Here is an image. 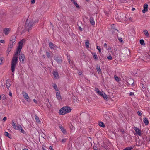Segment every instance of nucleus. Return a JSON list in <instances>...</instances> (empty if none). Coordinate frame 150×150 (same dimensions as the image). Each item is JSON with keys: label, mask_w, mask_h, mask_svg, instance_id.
I'll return each instance as SVG.
<instances>
[{"label": "nucleus", "mask_w": 150, "mask_h": 150, "mask_svg": "<svg viewBox=\"0 0 150 150\" xmlns=\"http://www.w3.org/2000/svg\"><path fill=\"white\" fill-rule=\"evenodd\" d=\"M24 42L25 40H22L19 42L17 51L15 54V56L13 58L11 64V71L13 72L15 71V67L16 66L18 60L17 56L18 54L20 53L21 50L22 48L23 43Z\"/></svg>", "instance_id": "f257e3e1"}, {"label": "nucleus", "mask_w": 150, "mask_h": 150, "mask_svg": "<svg viewBox=\"0 0 150 150\" xmlns=\"http://www.w3.org/2000/svg\"><path fill=\"white\" fill-rule=\"evenodd\" d=\"M71 110V109L69 107H64L59 110V113L60 115H63L70 112Z\"/></svg>", "instance_id": "f03ea898"}, {"label": "nucleus", "mask_w": 150, "mask_h": 150, "mask_svg": "<svg viewBox=\"0 0 150 150\" xmlns=\"http://www.w3.org/2000/svg\"><path fill=\"white\" fill-rule=\"evenodd\" d=\"M16 41V38L15 36H11L10 39L9 43L8 46L10 47H13L14 44L15 43Z\"/></svg>", "instance_id": "7ed1b4c3"}, {"label": "nucleus", "mask_w": 150, "mask_h": 150, "mask_svg": "<svg viewBox=\"0 0 150 150\" xmlns=\"http://www.w3.org/2000/svg\"><path fill=\"white\" fill-rule=\"evenodd\" d=\"M95 91L99 94V95L101 96L105 100H106L108 98V96L106 95L105 93L103 91H100L98 88H96L95 89Z\"/></svg>", "instance_id": "20e7f679"}, {"label": "nucleus", "mask_w": 150, "mask_h": 150, "mask_svg": "<svg viewBox=\"0 0 150 150\" xmlns=\"http://www.w3.org/2000/svg\"><path fill=\"white\" fill-rule=\"evenodd\" d=\"M34 23L32 21H29L27 20L25 24V26L26 28L29 31L31 27L34 25Z\"/></svg>", "instance_id": "39448f33"}, {"label": "nucleus", "mask_w": 150, "mask_h": 150, "mask_svg": "<svg viewBox=\"0 0 150 150\" xmlns=\"http://www.w3.org/2000/svg\"><path fill=\"white\" fill-rule=\"evenodd\" d=\"M22 94L24 97V98L28 101L30 102V99L28 96V94L25 91H23Z\"/></svg>", "instance_id": "423d86ee"}, {"label": "nucleus", "mask_w": 150, "mask_h": 150, "mask_svg": "<svg viewBox=\"0 0 150 150\" xmlns=\"http://www.w3.org/2000/svg\"><path fill=\"white\" fill-rule=\"evenodd\" d=\"M19 59L20 62L23 64L24 63V61L25 59V57L23 54H21L19 56Z\"/></svg>", "instance_id": "0eeeda50"}, {"label": "nucleus", "mask_w": 150, "mask_h": 150, "mask_svg": "<svg viewBox=\"0 0 150 150\" xmlns=\"http://www.w3.org/2000/svg\"><path fill=\"white\" fill-rule=\"evenodd\" d=\"M12 125L15 129L17 130L18 129V128H21V125H17L13 120L12 121Z\"/></svg>", "instance_id": "6e6552de"}, {"label": "nucleus", "mask_w": 150, "mask_h": 150, "mask_svg": "<svg viewBox=\"0 0 150 150\" xmlns=\"http://www.w3.org/2000/svg\"><path fill=\"white\" fill-rule=\"evenodd\" d=\"M11 29L10 28H5L3 29V32L5 35H8Z\"/></svg>", "instance_id": "1a4fd4ad"}, {"label": "nucleus", "mask_w": 150, "mask_h": 150, "mask_svg": "<svg viewBox=\"0 0 150 150\" xmlns=\"http://www.w3.org/2000/svg\"><path fill=\"white\" fill-rule=\"evenodd\" d=\"M133 129L135 131L137 134L139 136H141V131L139 128L134 127L133 128Z\"/></svg>", "instance_id": "9d476101"}, {"label": "nucleus", "mask_w": 150, "mask_h": 150, "mask_svg": "<svg viewBox=\"0 0 150 150\" xmlns=\"http://www.w3.org/2000/svg\"><path fill=\"white\" fill-rule=\"evenodd\" d=\"M148 5L146 3H145L143 6V10H142V12L144 13L148 11Z\"/></svg>", "instance_id": "9b49d317"}, {"label": "nucleus", "mask_w": 150, "mask_h": 150, "mask_svg": "<svg viewBox=\"0 0 150 150\" xmlns=\"http://www.w3.org/2000/svg\"><path fill=\"white\" fill-rule=\"evenodd\" d=\"M11 82V81L9 80H7L6 81V85L7 88L8 89L10 86Z\"/></svg>", "instance_id": "f8f14e48"}, {"label": "nucleus", "mask_w": 150, "mask_h": 150, "mask_svg": "<svg viewBox=\"0 0 150 150\" xmlns=\"http://www.w3.org/2000/svg\"><path fill=\"white\" fill-rule=\"evenodd\" d=\"M56 94L57 98L59 100H61L62 99V98L61 96L60 93L59 92L57 91L56 92Z\"/></svg>", "instance_id": "ddd939ff"}, {"label": "nucleus", "mask_w": 150, "mask_h": 150, "mask_svg": "<svg viewBox=\"0 0 150 150\" xmlns=\"http://www.w3.org/2000/svg\"><path fill=\"white\" fill-rule=\"evenodd\" d=\"M90 22L92 25L94 26L95 23L93 17H90Z\"/></svg>", "instance_id": "4468645a"}, {"label": "nucleus", "mask_w": 150, "mask_h": 150, "mask_svg": "<svg viewBox=\"0 0 150 150\" xmlns=\"http://www.w3.org/2000/svg\"><path fill=\"white\" fill-rule=\"evenodd\" d=\"M35 118L36 120V122L39 124H41V121L40 120L39 118L38 117V115L35 114Z\"/></svg>", "instance_id": "2eb2a0df"}, {"label": "nucleus", "mask_w": 150, "mask_h": 150, "mask_svg": "<svg viewBox=\"0 0 150 150\" xmlns=\"http://www.w3.org/2000/svg\"><path fill=\"white\" fill-rule=\"evenodd\" d=\"M127 83L129 85H132L134 83V81L132 79H130L128 80Z\"/></svg>", "instance_id": "dca6fc26"}, {"label": "nucleus", "mask_w": 150, "mask_h": 150, "mask_svg": "<svg viewBox=\"0 0 150 150\" xmlns=\"http://www.w3.org/2000/svg\"><path fill=\"white\" fill-rule=\"evenodd\" d=\"M53 75L54 77L57 79L59 78V75L57 71H54L53 73Z\"/></svg>", "instance_id": "f3484780"}, {"label": "nucleus", "mask_w": 150, "mask_h": 150, "mask_svg": "<svg viewBox=\"0 0 150 150\" xmlns=\"http://www.w3.org/2000/svg\"><path fill=\"white\" fill-rule=\"evenodd\" d=\"M49 46L50 47L51 49H54L55 47L54 44L52 42H50L49 43Z\"/></svg>", "instance_id": "a211bd4d"}, {"label": "nucleus", "mask_w": 150, "mask_h": 150, "mask_svg": "<svg viewBox=\"0 0 150 150\" xmlns=\"http://www.w3.org/2000/svg\"><path fill=\"white\" fill-rule=\"evenodd\" d=\"M144 122L146 125H147L149 124V121L147 118L145 117L144 118Z\"/></svg>", "instance_id": "6ab92c4d"}, {"label": "nucleus", "mask_w": 150, "mask_h": 150, "mask_svg": "<svg viewBox=\"0 0 150 150\" xmlns=\"http://www.w3.org/2000/svg\"><path fill=\"white\" fill-rule=\"evenodd\" d=\"M98 125L100 127H105V126L104 123L102 122H98Z\"/></svg>", "instance_id": "aec40b11"}, {"label": "nucleus", "mask_w": 150, "mask_h": 150, "mask_svg": "<svg viewBox=\"0 0 150 150\" xmlns=\"http://www.w3.org/2000/svg\"><path fill=\"white\" fill-rule=\"evenodd\" d=\"M94 58L95 60H97L98 59V58L97 55L96 53H92Z\"/></svg>", "instance_id": "412c9836"}, {"label": "nucleus", "mask_w": 150, "mask_h": 150, "mask_svg": "<svg viewBox=\"0 0 150 150\" xmlns=\"http://www.w3.org/2000/svg\"><path fill=\"white\" fill-rule=\"evenodd\" d=\"M96 69L98 72L99 74H101V69L99 66H97L96 67Z\"/></svg>", "instance_id": "4be33fe9"}, {"label": "nucleus", "mask_w": 150, "mask_h": 150, "mask_svg": "<svg viewBox=\"0 0 150 150\" xmlns=\"http://www.w3.org/2000/svg\"><path fill=\"white\" fill-rule=\"evenodd\" d=\"M59 127L62 131L63 133L64 134L66 133V130L65 129L62 127V125L59 126Z\"/></svg>", "instance_id": "5701e85b"}, {"label": "nucleus", "mask_w": 150, "mask_h": 150, "mask_svg": "<svg viewBox=\"0 0 150 150\" xmlns=\"http://www.w3.org/2000/svg\"><path fill=\"white\" fill-rule=\"evenodd\" d=\"M52 86L55 90L56 91H58V88L56 84H54L52 85Z\"/></svg>", "instance_id": "b1692460"}, {"label": "nucleus", "mask_w": 150, "mask_h": 150, "mask_svg": "<svg viewBox=\"0 0 150 150\" xmlns=\"http://www.w3.org/2000/svg\"><path fill=\"white\" fill-rule=\"evenodd\" d=\"M123 52L127 53V55H128L130 52V50L129 49H125L124 50Z\"/></svg>", "instance_id": "393cba45"}, {"label": "nucleus", "mask_w": 150, "mask_h": 150, "mask_svg": "<svg viewBox=\"0 0 150 150\" xmlns=\"http://www.w3.org/2000/svg\"><path fill=\"white\" fill-rule=\"evenodd\" d=\"M17 130H19L20 131V132L23 133H25L24 131L22 129L21 125V128L20 127V128H18V129Z\"/></svg>", "instance_id": "a878e982"}, {"label": "nucleus", "mask_w": 150, "mask_h": 150, "mask_svg": "<svg viewBox=\"0 0 150 150\" xmlns=\"http://www.w3.org/2000/svg\"><path fill=\"white\" fill-rule=\"evenodd\" d=\"M144 33L145 35L146 36L148 37H149V34L147 30H144Z\"/></svg>", "instance_id": "bb28decb"}, {"label": "nucleus", "mask_w": 150, "mask_h": 150, "mask_svg": "<svg viewBox=\"0 0 150 150\" xmlns=\"http://www.w3.org/2000/svg\"><path fill=\"white\" fill-rule=\"evenodd\" d=\"M85 46L86 48H88L89 47V42L88 40H87L85 42Z\"/></svg>", "instance_id": "cd10ccee"}, {"label": "nucleus", "mask_w": 150, "mask_h": 150, "mask_svg": "<svg viewBox=\"0 0 150 150\" xmlns=\"http://www.w3.org/2000/svg\"><path fill=\"white\" fill-rule=\"evenodd\" d=\"M140 43L141 44V45H142L144 46V45H145L144 43V40H143V39L140 40Z\"/></svg>", "instance_id": "c85d7f7f"}, {"label": "nucleus", "mask_w": 150, "mask_h": 150, "mask_svg": "<svg viewBox=\"0 0 150 150\" xmlns=\"http://www.w3.org/2000/svg\"><path fill=\"white\" fill-rule=\"evenodd\" d=\"M46 55L48 58H50L51 57V56L50 55V53L47 51L46 52Z\"/></svg>", "instance_id": "c756f323"}, {"label": "nucleus", "mask_w": 150, "mask_h": 150, "mask_svg": "<svg viewBox=\"0 0 150 150\" xmlns=\"http://www.w3.org/2000/svg\"><path fill=\"white\" fill-rule=\"evenodd\" d=\"M114 78L115 79V80L117 82H119L120 81V78L118 77L116 75L114 76Z\"/></svg>", "instance_id": "7c9ffc66"}, {"label": "nucleus", "mask_w": 150, "mask_h": 150, "mask_svg": "<svg viewBox=\"0 0 150 150\" xmlns=\"http://www.w3.org/2000/svg\"><path fill=\"white\" fill-rule=\"evenodd\" d=\"M73 3H74V4L76 6V7L77 8H79V6L78 5V4H77V2H76L75 1H74V2Z\"/></svg>", "instance_id": "2f4dec72"}, {"label": "nucleus", "mask_w": 150, "mask_h": 150, "mask_svg": "<svg viewBox=\"0 0 150 150\" xmlns=\"http://www.w3.org/2000/svg\"><path fill=\"white\" fill-rule=\"evenodd\" d=\"M132 148L131 147H129L124 149L123 150H131Z\"/></svg>", "instance_id": "473e14b6"}, {"label": "nucleus", "mask_w": 150, "mask_h": 150, "mask_svg": "<svg viewBox=\"0 0 150 150\" xmlns=\"http://www.w3.org/2000/svg\"><path fill=\"white\" fill-rule=\"evenodd\" d=\"M4 134H5V135L7 137H8V138H10V136H9V134L8 132H5V133H4Z\"/></svg>", "instance_id": "72a5a7b5"}, {"label": "nucleus", "mask_w": 150, "mask_h": 150, "mask_svg": "<svg viewBox=\"0 0 150 150\" xmlns=\"http://www.w3.org/2000/svg\"><path fill=\"white\" fill-rule=\"evenodd\" d=\"M107 58L108 60H111L112 59V57L111 55H110L108 57H107Z\"/></svg>", "instance_id": "f704fd0d"}, {"label": "nucleus", "mask_w": 150, "mask_h": 150, "mask_svg": "<svg viewBox=\"0 0 150 150\" xmlns=\"http://www.w3.org/2000/svg\"><path fill=\"white\" fill-rule=\"evenodd\" d=\"M3 59L2 58H0V65L3 64Z\"/></svg>", "instance_id": "c9c22d12"}, {"label": "nucleus", "mask_w": 150, "mask_h": 150, "mask_svg": "<svg viewBox=\"0 0 150 150\" xmlns=\"http://www.w3.org/2000/svg\"><path fill=\"white\" fill-rule=\"evenodd\" d=\"M55 59L59 63H60L61 62V60L60 59H58L57 58Z\"/></svg>", "instance_id": "e433bc0d"}, {"label": "nucleus", "mask_w": 150, "mask_h": 150, "mask_svg": "<svg viewBox=\"0 0 150 150\" xmlns=\"http://www.w3.org/2000/svg\"><path fill=\"white\" fill-rule=\"evenodd\" d=\"M12 47H9L8 46V48L7 50V52H8V53H9L10 52V51H11V48H12Z\"/></svg>", "instance_id": "4c0bfd02"}, {"label": "nucleus", "mask_w": 150, "mask_h": 150, "mask_svg": "<svg viewBox=\"0 0 150 150\" xmlns=\"http://www.w3.org/2000/svg\"><path fill=\"white\" fill-rule=\"evenodd\" d=\"M5 42V41L4 40H0V43L4 44Z\"/></svg>", "instance_id": "58836bf2"}, {"label": "nucleus", "mask_w": 150, "mask_h": 150, "mask_svg": "<svg viewBox=\"0 0 150 150\" xmlns=\"http://www.w3.org/2000/svg\"><path fill=\"white\" fill-rule=\"evenodd\" d=\"M118 38L119 39V41L121 42H122L123 41L122 38H121L118 37Z\"/></svg>", "instance_id": "ea45409f"}, {"label": "nucleus", "mask_w": 150, "mask_h": 150, "mask_svg": "<svg viewBox=\"0 0 150 150\" xmlns=\"http://www.w3.org/2000/svg\"><path fill=\"white\" fill-rule=\"evenodd\" d=\"M78 28L79 30L81 31H82L83 30V28L80 26Z\"/></svg>", "instance_id": "a19ab883"}, {"label": "nucleus", "mask_w": 150, "mask_h": 150, "mask_svg": "<svg viewBox=\"0 0 150 150\" xmlns=\"http://www.w3.org/2000/svg\"><path fill=\"white\" fill-rule=\"evenodd\" d=\"M137 114L140 116H141L142 115V113L140 111H138L137 112Z\"/></svg>", "instance_id": "79ce46f5"}, {"label": "nucleus", "mask_w": 150, "mask_h": 150, "mask_svg": "<svg viewBox=\"0 0 150 150\" xmlns=\"http://www.w3.org/2000/svg\"><path fill=\"white\" fill-rule=\"evenodd\" d=\"M66 139H62L61 141L62 142V143H64L66 141Z\"/></svg>", "instance_id": "37998d69"}, {"label": "nucleus", "mask_w": 150, "mask_h": 150, "mask_svg": "<svg viewBox=\"0 0 150 150\" xmlns=\"http://www.w3.org/2000/svg\"><path fill=\"white\" fill-rule=\"evenodd\" d=\"M129 95L130 96H134V93L132 92H130L129 93Z\"/></svg>", "instance_id": "c03bdc74"}, {"label": "nucleus", "mask_w": 150, "mask_h": 150, "mask_svg": "<svg viewBox=\"0 0 150 150\" xmlns=\"http://www.w3.org/2000/svg\"><path fill=\"white\" fill-rule=\"evenodd\" d=\"M7 120V117H4L3 119V120L5 122V121H6Z\"/></svg>", "instance_id": "a18cd8bd"}, {"label": "nucleus", "mask_w": 150, "mask_h": 150, "mask_svg": "<svg viewBox=\"0 0 150 150\" xmlns=\"http://www.w3.org/2000/svg\"><path fill=\"white\" fill-rule=\"evenodd\" d=\"M82 73L81 71H79L78 72V74L80 75H82Z\"/></svg>", "instance_id": "49530a36"}, {"label": "nucleus", "mask_w": 150, "mask_h": 150, "mask_svg": "<svg viewBox=\"0 0 150 150\" xmlns=\"http://www.w3.org/2000/svg\"><path fill=\"white\" fill-rule=\"evenodd\" d=\"M93 149L94 150H98L96 146L94 147Z\"/></svg>", "instance_id": "de8ad7c7"}, {"label": "nucleus", "mask_w": 150, "mask_h": 150, "mask_svg": "<svg viewBox=\"0 0 150 150\" xmlns=\"http://www.w3.org/2000/svg\"><path fill=\"white\" fill-rule=\"evenodd\" d=\"M31 3L32 4H33L35 3V0H31Z\"/></svg>", "instance_id": "09e8293b"}, {"label": "nucleus", "mask_w": 150, "mask_h": 150, "mask_svg": "<svg viewBox=\"0 0 150 150\" xmlns=\"http://www.w3.org/2000/svg\"><path fill=\"white\" fill-rule=\"evenodd\" d=\"M49 149L50 150H53L52 149V146H50L49 147Z\"/></svg>", "instance_id": "8fccbe9b"}, {"label": "nucleus", "mask_w": 150, "mask_h": 150, "mask_svg": "<svg viewBox=\"0 0 150 150\" xmlns=\"http://www.w3.org/2000/svg\"><path fill=\"white\" fill-rule=\"evenodd\" d=\"M97 49H98V50H99V49H100V46H97Z\"/></svg>", "instance_id": "3c124183"}, {"label": "nucleus", "mask_w": 150, "mask_h": 150, "mask_svg": "<svg viewBox=\"0 0 150 150\" xmlns=\"http://www.w3.org/2000/svg\"><path fill=\"white\" fill-rule=\"evenodd\" d=\"M9 95L11 97L12 96V93L11 92H10L9 93Z\"/></svg>", "instance_id": "603ef678"}, {"label": "nucleus", "mask_w": 150, "mask_h": 150, "mask_svg": "<svg viewBox=\"0 0 150 150\" xmlns=\"http://www.w3.org/2000/svg\"><path fill=\"white\" fill-rule=\"evenodd\" d=\"M111 49V48L110 47H108V49H107V50H110V49Z\"/></svg>", "instance_id": "864d4df0"}, {"label": "nucleus", "mask_w": 150, "mask_h": 150, "mask_svg": "<svg viewBox=\"0 0 150 150\" xmlns=\"http://www.w3.org/2000/svg\"><path fill=\"white\" fill-rule=\"evenodd\" d=\"M34 102L35 103H37V101L35 100V99H34L33 100Z\"/></svg>", "instance_id": "5fc2aeb1"}, {"label": "nucleus", "mask_w": 150, "mask_h": 150, "mask_svg": "<svg viewBox=\"0 0 150 150\" xmlns=\"http://www.w3.org/2000/svg\"><path fill=\"white\" fill-rule=\"evenodd\" d=\"M122 17H123V16L125 17H125H126V16H125V14H122Z\"/></svg>", "instance_id": "6e6d98bb"}, {"label": "nucleus", "mask_w": 150, "mask_h": 150, "mask_svg": "<svg viewBox=\"0 0 150 150\" xmlns=\"http://www.w3.org/2000/svg\"><path fill=\"white\" fill-rule=\"evenodd\" d=\"M104 46L106 47L107 46V44L106 43H105L104 45Z\"/></svg>", "instance_id": "4d7b16f0"}, {"label": "nucleus", "mask_w": 150, "mask_h": 150, "mask_svg": "<svg viewBox=\"0 0 150 150\" xmlns=\"http://www.w3.org/2000/svg\"><path fill=\"white\" fill-rule=\"evenodd\" d=\"M129 19L131 21H132V18L131 17H130L129 18Z\"/></svg>", "instance_id": "13d9d810"}, {"label": "nucleus", "mask_w": 150, "mask_h": 150, "mask_svg": "<svg viewBox=\"0 0 150 150\" xmlns=\"http://www.w3.org/2000/svg\"><path fill=\"white\" fill-rule=\"evenodd\" d=\"M72 3H73L74 1H75V0H71Z\"/></svg>", "instance_id": "bf43d9fd"}, {"label": "nucleus", "mask_w": 150, "mask_h": 150, "mask_svg": "<svg viewBox=\"0 0 150 150\" xmlns=\"http://www.w3.org/2000/svg\"><path fill=\"white\" fill-rule=\"evenodd\" d=\"M135 10V8H133L132 10V11H134Z\"/></svg>", "instance_id": "052dcab7"}, {"label": "nucleus", "mask_w": 150, "mask_h": 150, "mask_svg": "<svg viewBox=\"0 0 150 150\" xmlns=\"http://www.w3.org/2000/svg\"><path fill=\"white\" fill-rule=\"evenodd\" d=\"M99 50V52H101V49H99V50Z\"/></svg>", "instance_id": "680f3d73"}, {"label": "nucleus", "mask_w": 150, "mask_h": 150, "mask_svg": "<svg viewBox=\"0 0 150 150\" xmlns=\"http://www.w3.org/2000/svg\"><path fill=\"white\" fill-rule=\"evenodd\" d=\"M23 150H28V149H23Z\"/></svg>", "instance_id": "e2e57ef3"}, {"label": "nucleus", "mask_w": 150, "mask_h": 150, "mask_svg": "<svg viewBox=\"0 0 150 150\" xmlns=\"http://www.w3.org/2000/svg\"><path fill=\"white\" fill-rule=\"evenodd\" d=\"M87 1H89V0H86Z\"/></svg>", "instance_id": "0e129e2a"}, {"label": "nucleus", "mask_w": 150, "mask_h": 150, "mask_svg": "<svg viewBox=\"0 0 150 150\" xmlns=\"http://www.w3.org/2000/svg\"><path fill=\"white\" fill-rule=\"evenodd\" d=\"M122 133H123L124 132V131H122Z\"/></svg>", "instance_id": "69168bd1"}, {"label": "nucleus", "mask_w": 150, "mask_h": 150, "mask_svg": "<svg viewBox=\"0 0 150 150\" xmlns=\"http://www.w3.org/2000/svg\"><path fill=\"white\" fill-rule=\"evenodd\" d=\"M1 96L0 95V100L1 99Z\"/></svg>", "instance_id": "338daca9"}, {"label": "nucleus", "mask_w": 150, "mask_h": 150, "mask_svg": "<svg viewBox=\"0 0 150 150\" xmlns=\"http://www.w3.org/2000/svg\"><path fill=\"white\" fill-rule=\"evenodd\" d=\"M124 20L125 21L126 20V18H125L124 19Z\"/></svg>", "instance_id": "774afa93"}]
</instances>
